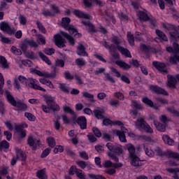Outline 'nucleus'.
<instances>
[{"label": "nucleus", "mask_w": 179, "mask_h": 179, "mask_svg": "<svg viewBox=\"0 0 179 179\" xmlns=\"http://www.w3.org/2000/svg\"><path fill=\"white\" fill-rule=\"evenodd\" d=\"M166 156H168V157H171L172 159H176V160L179 161V154L177 152H174L173 151H167Z\"/></svg>", "instance_id": "obj_41"}, {"label": "nucleus", "mask_w": 179, "mask_h": 179, "mask_svg": "<svg viewBox=\"0 0 179 179\" xmlns=\"http://www.w3.org/2000/svg\"><path fill=\"white\" fill-rule=\"evenodd\" d=\"M29 125L26 122H23L21 124H15V130L16 133L18 134L20 138H26V130L23 128H27Z\"/></svg>", "instance_id": "obj_6"}, {"label": "nucleus", "mask_w": 179, "mask_h": 179, "mask_svg": "<svg viewBox=\"0 0 179 179\" xmlns=\"http://www.w3.org/2000/svg\"><path fill=\"white\" fill-rule=\"evenodd\" d=\"M154 124L156 127L157 131H159V132H166L165 124H162L156 120H154Z\"/></svg>", "instance_id": "obj_29"}, {"label": "nucleus", "mask_w": 179, "mask_h": 179, "mask_svg": "<svg viewBox=\"0 0 179 179\" xmlns=\"http://www.w3.org/2000/svg\"><path fill=\"white\" fill-rule=\"evenodd\" d=\"M177 61L178 62H179V55H175L174 56L169 58V62L171 64H173V65H176V64H177Z\"/></svg>", "instance_id": "obj_54"}, {"label": "nucleus", "mask_w": 179, "mask_h": 179, "mask_svg": "<svg viewBox=\"0 0 179 179\" xmlns=\"http://www.w3.org/2000/svg\"><path fill=\"white\" fill-rule=\"evenodd\" d=\"M50 9L52 13L53 14V17L55 16V15H58L61 13V10H59V8L55 4H50Z\"/></svg>", "instance_id": "obj_35"}, {"label": "nucleus", "mask_w": 179, "mask_h": 179, "mask_svg": "<svg viewBox=\"0 0 179 179\" xmlns=\"http://www.w3.org/2000/svg\"><path fill=\"white\" fill-rule=\"evenodd\" d=\"M15 157L18 160H21V162H24L27 158L26 154H24L22 150L19 149V148H15Z\"/></svg>", "instance_id": "obj_18"}, {"label": "nucleus", "mask_w": 179, "mask_h": 179, "mask_svg": "<svg viewBox=\"0 0 179 179\" xmlns=\"http://www.w3.org/2000/svg\"><path fill=\"white\" fill-rule=\"evenodd\" d=\"M69 23H71V18L62 17L61 23L62 27H63L65 30H68L72 36H76V34L80 36V34L78 33V29H75L73 25H70Z\"/></svg>", "instance_id": "obj_3"}, {"label": "nucleus", "mask_w": 179, "mask_h": 179, "mask_svg": "<svg viewBox=\"0 0 179 179\" xmlns=\"http://www.w3.org/2000/svg\"><path fill=\"white\" fill-rule=\"evenodd\" d=\"M114 97H115L116 99H117V100H120V101H123L124 96V94H122V92H116L113 94Z\"/></svg>", "instance_id": "obj_52"}, {"label": "nucleus", "mask_w": 179, "mask_h": 179, "mask_svg": "<svg viewBox=\"0 0 179 179\" xmlns=\"http://www.w3.org/2000/svg\"><path fill=\"white\" fill-rule=\"evenodd\" d=\"M152 66L155 69L159 71L163 75H167L169 73V71H167V69L166 68V64L162 62H157L154 61L152 62Z\"/></svg>", "instance_id": "obj_5"}, {"label": "nucleus", "mask_w": 179, "mask_h": 179, "mask_svg": "<svg viewBox=\"0 0 179 179\" xmlns=\"http://www.w3.org/2000/svg\"><path fill=\"white\" fill-rule=\"evenodd\" d=\"M94 114L96 118H98V120H103V118H104V115H103V111L100 110H94Z\"/></svg>", "instance_id": "obj_43"}, {"label": "nucleus", "mask_w": 179, "mask_h": 179, "mask_svg": "<svg viewBox=\"0 0 179 179\" xmlns=\"http://www.w3.org/2000/svg\"><path fill=\"white\" fill-rule=\"evenodd\" d=\"M88 177L92 179H107L106 177L101 176V175H96L93 173L88 174Z\"/></svg>", "instance_id": "obj_59"}, {"label": "nucleus", "mask_w": 179, "mask_h": 179, "mask_svg": "<svg viewBox=\"0 0 179 179\" xmlns=\"http://www.w3.org/2000/svg\"><path fill=\"white\" fill-rule=\"evenodd\" d=\"M50 153H51V149L50 148L45 149L41 155V159L45 158L47 156H48V155H50Z\"/></svg>", "instance_id": "obj_61"}, {"label": "nucleus", "mask_w": 179, "mask_h": 179, "mask_svg": "<svg viewBox=\"0 0 179 179\" xmlns=\"http://www.w3.org/2000/svg\"><path fill=\"white\" fill-rule=\"evenodd\" d=\"M0 30L10 35H12L15 33L13 29H12L10 26H9V24L6 22H1L0 23Z\"/></svg>", "instance_id": "obj_8"}, {"label": "nucleus", "mask_w": 179, "mask_h": 179, "mask_svg": "<svg viewBox=\"0 0 179 179\" xmlns=\"http://www.w3.org/2000/svg\"><path fill=\"white\" fill-rule=\"evenodd\" d=\"M36 25L41 33H43V34H45L47 33V30L45 29V27L43 26V24L40 21H36Z\"/></svg>", "instance_id": "obj_42"}, {"label": "nucleus", "mask_w": 179, "mask_h": 179, "mask_svg": "<svg viewBox=\"0 0 179 179\" xmlns=\"http://www.w3.org/2000/svg\"><path fill=\"white\" fill-rule=\"evenodd\" d=\"M31 72H33L36 75H38V76H43L44 78H55L56 76L55 73H43L41 71L37 70L36 69H31Z\"/></svg>", "instance_id": "obj_14"}, {"label": "nucleus", "mask_w": 179, "mask_h": 179, "mask_svg": "<svg viewBox=\"0 0 179 179\" xmlns=\"http://www.w3.org/2000/svg\"><path fill=\"white\" fill-rule=\"evenodd\" d=\"M156 34L159 37L161 40H163V41H167V36H166L165 33H163V31L156 29Z\"/></svg>", "instance_id": "obj_40"}, {"label": "nucleus", "mask_w": 179, "mask_h": 179, "mask_svg": "<svg viewBox=\"0 0 179 179\" xmlns=\"http://www.w3.org/2000/svg\"><path fill=\"white\" fill-rule=\"evenodd\" d=\"M115 64L120 66V68H122V69H124V70L131 69V65L121 60L116 61Z\"/></svg>", "instance_id": "obj_30"}, {"label": "nucleus", "mask_w": 179, "mask_h": 179, "mask_svg": "<svg viewBox=\"0 0 179 179\" xmlns=\"http://www.w3.org/2000/svg\"><path fill=\"white\" fill-rule=\"evenodd\" d=\"M176 85H177V78L173 76L168 75L166 86L170 89H176Z\"/></svg>", "instance_id": "obj_10"}, {"label": "nucleus", "mask_w": 179, "mask_h": 179, "mask_svg": "<svg viewBox=\"0 0 179 179\" xmlns=\"http://www.w3.org/2000/svg\"><path fill=\"white\" fill-rule=\"evenodd\" d=\"M127 40L130 45H135V37L134 36V34H132L131 32H127Z\"/></svg>", "instance_id": "obj_39"}, {"label": "nucleus", "mask_w": 179, "mask_h": 179, "mask_svg": "<svg viewBox=\"0 0 179 179\" xmlns=\"http://www.w3.org/2000/svg\"><path fill=\"white\" fill-rule=\"evenodd\" d=\"M3 85H5V79L3 78V75L0 73V96L3 94L2 87H3Z\"/></svg>", "instance_id": "obj_49"}, {"label": "nucleus", "mask_w": 179, "mask_h": 179, "mask_svg": "<svg viewBox=\"0 0 179 179\" xmlns=\"http://www.w3.org/2000/svg\"><path fill=\"white\" fill-rule=\"evenodd\" d=\"M6 94L8 103H10L11 106H13V107H15V106H16V103H17V101H16V100L15 99V97H13V96L10 94V92L8 91L6 92Z\"/></svg>", "instance_id": "obj_28"}, {"label": "nucleus", "mask_w": 179, "mask_h": 179, "mask_svg": "<svg viewBox=\"0 0 179 179\" xmlns=\"http://www.w3.org/2000/svg\"><path fill=\"white\" fill-rule=\"evenodd\" d=\"M77 54L80 57H88L89 54L86 52V48L82 44L80 43L77 47Z\"/></svg>", "instance_id": "obj_16"}, {"label": "nucleus", "mask_w": 179, "mask_h": 179, "mask_svg": "<svg viewBox=\"0 0 179 179\" xmlns=\"http://www.w3.org/2000/svg\"><path fill=\"white\" fill-rule=\"evenodd\" d=\"M38 55L41 60L44 61L45 64H48V65H51V60H50V59L47 56H45L42 52H38Z\"/></svg>", "instance_id": "obj_37"}, {"label": "nucleus", "mask_w": 179, "mask_h": 179, "mask_svg": "<svg viewBox=\"0 0 179 179\" xmlns=\"http://www.w3.org/2000/svg\"><path fill=\"white\" fill-rule=\"evenodd\" d=\"M46 142L49 148H54V147L57 145V142H55V138H54L52 136L48 137L46 139Z\"/></svg>", "instance_id": "obj_34"}, {"label": "nucleus", "mask_w": 179, "mask_h": 179, "mask_svg": "<svg viewBox=\"0 0 179 179\" xmlns=\"http://www.w3.org/2000/svg\"><path fill=\"white\" fill-rule=\"evenodd\" d=\"M110 41H111V43H113V44H115V45H116L117 50H118L119 47H121V45H120L122 44V40H121V38H120V37H118L117 36H114L111 37Z\"/></svg>", "instance_id": "obj_25"}, {"label": "nucleus", "mask_w": 179, "mask_h": 179, "mask_svg": "<svg viewBox=\"0 0 179 179\" xmlns=\"http://www.w3.org/2000/svg\"><path fill=\"white\" fill-rule=\"evenodd\" d=\"M59 88L62 92H64V93H69V90L68 89V87L66 86V84L64 83H59Z\"/></svg>", "instance_id": "obj_56"}, {"label": "nucleus", "mask_w": 179, "mask_h": 179, "mask_svg": "<svg viewBox=\"0 0 179 179\" xmlns=\"http://www.w3.org/2000/svg\"><path fill=\"white\" fill-rule=\"evenodd\" d=\"M24 117H26L29 121H36V116L29 112L24 113Z\"/></svg>", "instance_id": "obj_57"}, {"label": "nucleus", "mask_w": 179, "mask_h": 179, "mask_svg": "<svg viewBox=\"0 0 179 179\" xmlns=\"http://www.w3.org/2000/svg\"><path fill=\"white\" fill-rule=\"evenodd\" d=\"M26 44H28V45H29L32 48H37L38 47V45L37 44V43L33 40H31V41L26 40Z\"/></svg>", "instance_id": "obj_58"}, {"label": "nucleus", "mask_w": 179, "mask_h": 179, "mask_svg": "<svg viewBox=\"0 0 179 179\" xmlns=\"http://www.w3.org/2000/svg\"><path fill=\"white\" fill-rule=\"evenodd\" d=\"M60 34H62V36H63L64 38H66V40H68L71 45H75V39L73 38V37L71 36V35L64 31H61Z\"/></svg>", "instance_id": "obj_26"}, {"label": "nucleus", "mask_w": 179, "mask_h": 179, "mask_svg": "<svg viewBox=\"0 0 179 179\" xmlns=\"http://www.w3.org/2000/svg\"><path fill=\"white\" fill-rule=\"evenodd\" d=\"M54 38L55 45L59 47V48H64V47H65V45H64V38H62V36H61V35H55Z\"/></svg>", "instance_id": "obj_15"}, {"label": "nucleus", "mask_w": 179, "mask_h": 179, "mask_svg": "<svg viewBox=\"0 0 179 179\" xmlns=\"http://www.w3.org/2000/svg\"><path fill=\"white\" fill-rule=\"evenodd\" d=\"M117 51L121 52L122 55H124L126 58H132V55H131V52L129 50L122 46L117 47Z\"/></svg>", "instance_id": "obj_20"}, {"label": "nucleus", "mask_w": 179, "mask_h": 179, "mask_svg": "<svg viewBox=\"0 0 179 179\" xmlns=\"http://www.w3.org/2000/svg\"><path fill=\"white\" fill-rule=\"evenodd\" d=\"M41 15L45 16V17H54V14L50 10H43Z\"/></svg>", "instance_id": "obj_48"}, {"label": "nucleus", "mask_w": 179, "mask_h": 179, "mask_svg": "<svg viewBox=\"0 0 179 179\" xmlns=\"http://www.w3.org/2000/svg\"><path fill=\"white\" fill-rule=\"evenodd\" d=\"M92 131L96 138L101 137V131L98 128L92 127Z\"/></svg>", "instance_id": "obj_60"}, {"label": "nucleus", "mask_w": 179, "mask_h": 179, "mask_svg": "<svg viewBox=\"0 0 179 179\" xmlns=\"http://www.w3.org/2000/svg\"><path fill=\"white\" fill-rule=\"evenodd\" d=\"M10 51L15 55H22V50H20V49L16 48V47H15V46H13L11 48Z\"/></svg>", "instance_id": "obj_64"}, {"label": "nucleus", "mask_w": 179, "mask_h": 179, "mask_svg": "<svg viewBox=\"0 0 179 179\" xmlns=\"http://www.w3.org/2000/svg\"><path fill=\"white\" fill-rule=\"evenodd\" d=\"M18 81L20 82L22 85H27V83L29 82V85H31V89H34L35 90H41V92H47V90L40 85H38V80L33 78H26V77L23 76H18Z\"/></svg>", "instance_id": "obj_2"}, {"label": "nucleus", "mask_w": 179, "mask_h": 179, "mask_svg": "<svg viewBox=\"0 0 179 179\" xmlns=\"http://www.w3.org/2000/svg\"><path fill=\"white\" fill-rule=\"evenodd\" d=\"M113 152V153H115V155H117V156H120V155H122L124 150H122V148L115 145Z\"/></svg>", "instance_id": "obj_55"}, {"label": "nucleus", "mask_w": 179, "mask_h": 179, "mask_svg": "<svg viewBox=\"0 0 179 179\" xmlns=\"http://www.w3.org/2000/svg\"><path fill=\"white\" fill-rule=\"evenodd\" d=\"M163 27L166 31H169L171 41H179L178 30H177L173 25H166L164 24Z\"/></svg>", "instance_id": "obj_4"}, {"label": "nucleus", "mask_w": 179, "mask_h": 179, "mask_svg": "<svg viewBox=\"0 0 179 179\" xmlns=\"http://www.w3.org/2000/svg\"><path fill=\"white\" fill-rule=\"evenodd\" d=\"M145 124L146 121H145V119L143 117H138L137 120L135 122V127L138 129H140V131H142Z\"/></svg>", "instance_id": "obj_19"}, {"label": "nucleus", "mask_w": 179, "mask_h": 179, "mask_svg": "<svg viewBox=\"0 0 179 179\" xmlns=\"http://www.w3.org/2000/svg\"><path fill=\"white\" fill-rule=\"evenodd\" d=\"M5 149H9V143L4 140L0 142V150H5Z\"/></svg>", "instance_id": "obj_50"}, {"label": "nucleus", "mask_w": 179, "mask_h": 179, "mask_svg": "<svg viewBox=\"0 0 179 179\" xmlns=\"http://www.w3.org/2000/svg\"><path fill=\"white\" fill-rule=\"evenodd\" d=\"M143 103L144 104H146V106H148V107H153V101L152 100L149 99L148 97H143L142 99Z\"/></svg>", "instance_id": "obj_51"}, {"label": "nucleus", "mask_w": 179, "mask_h": 179, "mask_svg": "<svg viewBox=\"0 0 179 179\" xmlns=\"http://www.w3.org/2000/svg\"><path fill=\"white\" fill-rule=\"evenodd\" d=\"M14 107H16L18 111H26L27 110V105L20 101H17Z\"/></svg>", "instance_id": "obj_23"}, {"label": "nucleus", "mask_w": 179, "mask_h": 179, "mask_svg": "<svg viewBox=\"0 0 179 179\" xmlns=\"http://www.w3.org/2000/svg\"><path fill=\"white\" fill-rule=\"evenodd\" d=\"M64 76L66 80H73L75 76H73L69 71H66L64 73Z\"/></svg>", "instance_id": "obj_46"}, {"label": "nucleus", "mask_w": 179, "mask_h": 179, "mask_svg": "<svg viewBox=\"0 0 179 179\" xmlns=\"http://www.w3.org/2000/svg\"><path fill=\"white\" fill-rule=\"evenodd\" d=\"M63 110L64 113H67L68 114H71V115H73V120L76 118V113L69 106H64L63 107Z\"/></svg>", "instance_id": "obj_38"}, {"label": "nucleus", "mask_w": 179, "mask_h": 179, "mask_svg": "<svg viewBox=\"0 0 179 179\" xmlns=\"http://www.w3.org/2000/svg\"><path fill=\"white\" fill-rule=\"evenodd\" d=\"M18 19L20 24L22 26H25V24L27 23V18L22 14L20 15Z\"/></svg>", "instance_id": "obj_53"}, {"label": "nucleus", "mask_w": 179, "mask_h": 179, "mask_svg": "<svg viewBox=\"0 0 179 179\" xmlns=\"http://www.w3.org/2000/svg\"><path fill=\"white\" fill-rule=\"evenodd\" d=\"M73 15L77 16V17H80L82 19H89V15L79 10H74L73 11Z\"/></svg>", "instance_id": "obj_27"}, {"label": "nucleus", "mask_w": 179, "mask_h": 179, "mask_svg": "<svg viewBox=\"0 0 179 179\" xmlns=\"http://www.w3.org/2000/svg\"><path fill=\"white\" fill-rule=\"evenodd\" d=\"M104 80L110 82V83H115V80L111 76V75L108 73H104Z\"/></svg>", "instance_id": "obj_44"}, {"label": "nucleus", "mask_w": 179, "mask_h": 179, "mask_svg": "<svg viewBox=\"0 0 179 179\" xmlns=\"http://www.w3.org/2000/svg\"><path fill=\"white\" fill-rule=\"evenodd\" d=\"M142 131H145L148 134H153V129L146 122V124L144 125V127H143Z\"/></svg>", "instance_id": "obj_47"}, {"label": "nucleus", "mask_w": 179, "mask_h": 179, "mask_svg": "<svg viewBox=\"0 0 179 179\" xmlns=\"http://www.w3.org/2000/svg\"><path fill=\"white\" fill-rule=\"evenodd\" d=\"M126 149L129 152V158L134 157V156H136L135 146L134 145L129 143L126 145Z\"/></svg>", "instance_id": "obj_21"}, {"label": "nucleus", "mask_w": 179, "mask_h": 179, "mask_svg": "<svg viewBox=\"0 0 179 179\" xmlns=\"http://www.w3.org/2000/svg\"><path fill=\"white\" fill-rule=\"evenodd\" d=\"M76 64L78 66L82 68V66H85V65H86V61L82 58H78L76 59Z\"/></svg>", "instance_id": "obj_45"}, {"label": "nucleus", "mask_w": 179, "mask_h": 179, "mask_svg": "<svg viewBox=\"0 0 179 179\" xmlns=\"http://www.w3.org/2000/svg\"><path fill=\"white\" fill-rule=\"evenodd\" d=\"M45 101L47 104L41 105V108H42L44 113H50V110H52V111H59L60 108L57 103H55V100L52 96H47L45 98Z\"/></svg>", "instance_id": "obj_1"}, {"label": "nucleus", "mask_w": 179, "mask_h": 179, "mask_svg": "<svg viewBox=\"0 0 179 179\" xmlns=\"http://www.w3.org/2000/svg\"><path fill=\"white\" fill-rule=\"evenodd\" d=\"M0 64L3 69L9 68V64H8V60L3 56H0Z\"/></svg>", "instance_id": "obj_36"}, {"label": "nucleus", "mask_w": 179, "mask_h": 179, "mask_svg": "<svg viewBox=\"0 0 179 179\" xmlns=\"http://www.w3.org/2000/svg\"><path fill=\"white\" fill-rule=\"evenodd\" d=\"M88 138V141L91 142V143H94V142H96L97 141V138L93 135V133H89L87 136Z\"/></svg>", "instance_id": "obj_62"}, {"label": "nucleus", "mask_w": 179, "mask_h": 179, "mask_svg": "<svg viewBox=\"0 0 179 179\" xmlns=\"http://www.w3.org/2000/svg\"><path fill=\"white\" fill-rule=\"evenodd\" d=\"M129 159H130V164L133 167H141L143 166V160H141V158L138 155H134Z\"/></svg>", "instance_id": "obj_7"}, {"label": "nucleus", "mask_w": 179, "mask_h": 179, "mask_svg": "<svg viewBox=\"0 0 179 179\" xmlns=\"http://www.w3.org/2000/svg\"><path fill=\"white\" fill-rule=\"evenodd\" d=\"M126 132H128V129H125L124 131L115 130L114 134L118 136L120 142H123L124 143H127V137L125 136Z\"/></svg>", "instance_id": "obj_13"}, {"label": "nucleus", "mask_w": 179, "mask_h": 179, "mask_svg": "<svg viewBox=\"0 0 179 179\" xmlns=\"http://www.w3.org/2000/svg\"><path fill=\"white\" fill-rule=\"evenodd\" d=\"M150 89L152 92L157 93V94H164V96H169V92L163 90L162 87H159L157 85H150Z\"/></svg>", "instance_id": "obj_12"}, {"label": "nucleus", "mask_w": 179, "mask_h": 179, "mask_svg": "<svg viewBox=\"0 0 179 179\" xmlns=\"http://www.w3.org/2000/svg\"><path fill=\"white\" fill-rule=\"evenodd\" d=\"M166 50L168 52L176 54V52H179V45L177 43H173V47H166Z\"/></svg>", "instance_id": "obj_22"}, {"label": "nucleus", "mask_w": 179, "mask_h": 179, "mask_svg": "<svg viewBox=\"0 0 179 179\" xmlns=\"http://www.w3.org/2000/svg\"><path fill=\"white\" fill-rule=\"evenodd\" d=\"M43 52L46 54V55H52V54H55V49L54 48H45L43 50Z\"/></svg>", "instance_id": "obj_63"}, {"label": "nucleus", "mask_w": 179, "mask_h": 179, "mask_svg": "<svg viewBox=\"0 0 179 179\" xmlns=\"http://www.w3.org/2000/svg\"><path fill=\"white\" fill-rule=\"evenodd\" d=\"M143 148H144V152L145 155L148 156V157H153V156H155V152L153 150L150 149V147H149L148 145H144Z\"/></svg>", "instance_id": "obj_31"}, {"label": "nucleus", "mask_w": 179, "mask_h": 179, "mask_svg": "<svg viewBox=\"0 0 179 179\" xmlns=\"http://www.w3.org/2000/svg\"><path fill=\"white\" fill-rule=\"evenodd\" d=\"M111 69H112V72H113V73H115L117 78H120L122 82H124L127 85H129V83H131V80L128 77H127V76H124V75L121 76V73H120V71H118V70H117V69L115 68H112Z\"/></svg>", "instance_id": "obj_11"}, {"label": "nucleus", "mask_w": 179, "mask_h": 179, "mask_svg": "<svg viewBox=\"0 0 179 179\" xmlns=\"http://www.w3.org/2000/svg\"><path fill=\"white\" fill-rule=\"evenodd\" d=\"M76 122L79 125L80 129H86L87 128V120L85 116L78 117Z\"/></svg>", "instance_id": "obj_9"}, {"label": "nucleus", "mask_w": 179, "mask_h": 179, "mask_svg": "<svg viewBox=\"0 0 179 179\" xmlns=\"http://www.w3.org/2000/svg\"><path fill=\"white\" fill-rule=\"evenodd\" d=\"M137 16L141 20V22H148L150 20V17L146 13V12L139 10L137 12Z\"/></svg>", "instance_id": "obj_17"}, {"label": "nucleus", "mask_w": 179, "mask_h": 179, "mask_svg": "<svg viewBox=\"0 0 179 179\" xmlns=\"http://www.w3.org/2000/svg\"><path fill=\"white\" fill-rule=\"evenodd\" d=\"M39 82L42 85H47L49 89H55V87L54 86V84H52V82L47 78H41L39 79Z\"/></svg>", "instance_id": "obj_24"}, {"label": "nucleus", "mask_w": 179, "mask_h": 179, "mask_svg": "<svg viewBox=\"0 0 179 179\" xmlns=\"http://www.w3.org/2000/svg\"><path fill=\"white\" fill-rule=\"evenodd\" d=\"M162 139L164 143L169 145V146H173L174 145V140L171 139V138H170V136L168 135H164L162 136Z\"/></svg>", "instance_id": "obj_33"}, {"label": "nucleus", "mask_w": 179, "mask_h": 179, "mask_svg": "<svg viewBox=\"0 0 179 179\" xmlns=\"http://www.w3.org/2000/svg\"><path fill=\"white\" fill-rule=\"evenodd\" d=\"M36 177L39 179H48L47 173H45V169L38 171L36 172Z\"/></svg>", "instance_id": "obj_32"}]
</instances>
